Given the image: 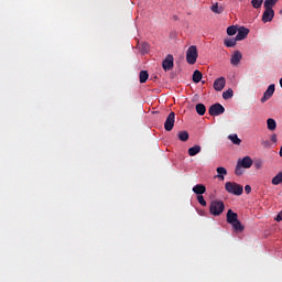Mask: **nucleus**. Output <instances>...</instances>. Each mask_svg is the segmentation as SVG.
Instances as JSON below:
<instances>
[{"label": "nucleus", "mask_w": 282, "mask_h": 282, "mask_svg": "<svg viewBox=\"0 0 282 282\" xmlns=\"http://www.w3.org/2000/svg\"><path fill=\"white\" fill-rule=\"evenodd\" d=\"M226 210V205L224 204V200L214 199L210 202L209 205V213L214 217H219Z\"/></svg>", "instance_id": "nucleus-1"}, {"label": "nucleus", "mask_w": 282, "mask_h": 282, "mask_svg": "<svg viewBox=\"0 0 282 282\" xmlns=\"http://www.w3.org/2000/svg\"><path fill=\"white\" fill-rule=\"evenodd\" d=\"M225 191L230 195L241 196L243 195V186L236 182H227L225 183Z\"/></svg>", "instance_id": "nucleus-2"}, {"label": "nucleus", "mask_w": 282, "mask_h": 282, "mask_svg": "<svg viewBox=\"0 0 282 282\" xmlns=\"http://www.w3.org/2000/svg\"><path fill=\"white\" fill-rule=\"evenodd\" d=\"M198 56L199 54L197 53V46L191 45L186 52V61L188 65H195Z\"/></svg>", "instance_id": "nucleus-3"}, {"label": "nucleus", "mask_w": 282, "mask_h": 282, "mask_svg": "<svg viewBox=\"0 0 282 282\" xmlns=\"http://www.w3.org/2000/svg\"><path fill=\"white\" fill-rule=\"evenodd\" d=\"M225 112L226 108H224L221 104H214L208 109L209 116H221Z\"/></svg>", "instance_id": "nucleus-4"}, {"label": "nucleus", "mask_w": 282, "mask_h": 282, "mask_svg": "<svg viewBox=\"0 0 282 282\" xmlns=\"http://www.w3.org/2000/svg\"><path fill=\"white\" fill-rule=\"evenodd\" d=\"M173 127H175V112H170L165 123H164V129L165 131H173Z\"/></svg>", "instance_id": "nucleus-5"}, {"label": "nucleus", "mask_w": 282, "mask_h": 282, "mask_svg": "<svg viewBox=\"0 0 282 282\" xmlns=\"http://www.w3.org/2000/svg\"><path fill=\"white\" fill-rule=\"evenodd\" d=\"M274 90H275V86L274 84L269 85V87L267 88V90L264 91L262 98H261V102H268V100H270L272 98V96H274Z\"/></svg>", "instance_id": "nucleus-6"}, {"label": "nucleus", "mask_w": 282, "mask_h": 282, "mask_svg": "<svg viewBox=\"0 0 282 282\" xmlns=\"http://www.w3.org/2000/svg\"><path fill=\"white\" fill-rule=\"evenodd\" d=\"M173 55L169 54L166 58L162 62V67L164 72H171L173 69Z\"/></svg>", "instance_id": "nucleus-7"}, {"label": "nucleus", "mask_w": 282, "mask_h": 282, "mask_svg": "<svg viewBox=\"0 0 282 282\" xmlns=\"http://www.w3.org/2000/svg\"><path fill=\"white\" fill-rule=\"evenodd\" d=\"M274 19V9H264L262 14V23H270Z\"/></svg>", "instance_id": "nucleus-8"}, {"label": "nucleus", "mask_w": 282, "mask_h": 282, "mask_svg": "<svg viewBox=\"0 0 282 282\" xmlns=\"http://www.w3.org/2000/svg\"><path fill=\"white\" fill-rule=\"evenodd\" d=\"M226 87V78L225 77H219L215 79L214 82V89L216 91H221Z\"/></svg>", "instance_id": "nucleus-9"}, {"label": "nucleus", "mask_w": 282, "mask_h": 282, "mask_svg": "<svg viewBox=\"0 0 282 282\" xmlns=\"http://www.w3.org/2000/svg\"><path fill=\"white\" fill-rule=\"evenodd\" d=\"M248 34H250V30L247 28H240L238 30V33L236 35V41H243L245 39H247Z\"/></svg>", "instance_id": "nucleus-10"}, {"label": "nucleus", "mask_w": 282, "mask_h": 282, "mask_svg": "<svg viewBox=\"0 0 282 282\" xmlns=\"http://www.w3.org/2000/svg\"><path fill=\"white\" fill-rule=\"evenodd\" d=\"M238 164L242 166V169H250L253 164L252 159L250 156H245L243 159L238 160Z\"/></svg>", "instance_id": "nucleus-11"}, {"label": "nucleus", "mask_w": 282, "mask_h": 282, "mask_svg": "<svg viewBox=\"0 0 282 282\" xmlns=\"http://www.w3.org/2000/svg\"><path fill=\"white\" fill-rule=\"evenodd\" d=\"M239 220V215L237 213L232 212V209H228L227 212V224L232 225L235 221Z\"/></svg>", "instance_id": "nucleus-12"}, {"label": "nucleus", "mask_w": 282, "mask_h": 282, "mask_svg": "<svg viewBox=\"0 0 282 282\" xmlns=\"http://www.w3.org/2000/svg\"><path fill=\"white\" fill-rule=\"evenodd\" d=\"M241 58H242L241 52L236 51L230 59L231 65L236 66L238 63H241Z\"/></svg>", "instance_id": "nucleus-13"}, {"label": "nucleus", "mask_w": 282, "mask_h": 282, "mask_svg": "<svg viewBox=\"0 0 282 282\" xmlns=\"http://www.w3.org/2000/svg\"><path fill=\"white\" fill-rule=\"evenodd\" d=\"M195 195H204L206 193V186L204 184H197L193 187Z\"/></svg>", "instance_id": "nucleus-14"}, {"label": "nucleus", "mask_w": 282, "mask_h": 282, "mask_svg": "<svg viewBox=\"0 0 282 282\" xmlns=\"http://www.w3.org/2000/svg\"><path fill=\"white\" fill-rule=\"evenodd\" d=\"M198 153H202V145H194L188 149V155H191V158H195Z\"/></svg>", "instance_id": "nucleus-15"}, {"label": "nucleus", "mask_w": 282, "mask_h": 282, "mask_svg": "<svg viewBox=\"0 0 282 282\" xmlns=\"http://www.w3.org/2000/svg\"><path fill=\"white\" fill-rule=\"evenodd\" d=\"M267 129L269 131H276V120H274L273 118H269L267 120Z\"/></svg>", "instance_id": "nucleus-16"}, {"label": "nucleus", "mask_w": 282, "mask_h": 282, "mask_svg": "<svg viewBox=\"0 0 282 282\" xmlns=\"http://www.w3.org/2000/svg\"><path fill=\"white\" fill-rule=\"evenodd\" d=\"M216 177H218V180L224 181V175H228V170H226V167L220 166L216 169Z\"/></svg>", "instance_id": "nucleus-17"}, {"label": "nucleus", "mask_w": 282, "mask_h": 282, "mask_svg": "<svg viewBox=\"0 0 282 282\" xmlns=\"http://www.w3.org/2000/svg\"><path fill=\"white\" fill-rule=\"evenodd\" d=\"M177 138L178 140H181V142H188V138H189L188 131L186 130L180 131L177 133Z\"/></svg>", "instance_id": "nucleus-18"}, {"label": "nucleus", "mask_w": 282, "mask_h": 282, "mask_svg": "<svg viewBox=\"0 0 282 282\" xmlns=\"http://www.w3.org/2000/svg\"><path fill=\"white\" fill-rule=\"evenodd\" d=\"M231 226L235 230V232H243V225H241V221L240 220H236L235 223H231Z\"/></svg>", "instance_id": "nucleus-19"}, {"label": "nucleus", "mask_w": 282, "mask_h": 282, "mask_svg": "<svg viewBox=\"0 0 282 282\" xmlns=\"http://www.w3.org/2000/svg\"><path fill=\"white\" fill-rule=\"evenodd\" d=\"M139 80L141 84L147 83V80H149V72L147 70H141L139 74Z\"/></svg>", "instance_id": "nucleus-20"}, {"label": "nucleus", "mask_w": 282, "mask_h": 282, "mask_svg": "<svg viewBox=\"0 0 282 282\" xmlns=\"http://www.w3.org/2000/svg\"><path fill=\"white\" fill-rule=\"evenodd\" d=\"M271 183L273 186H279V184H282V171L272 178Z\"/></svg>", "instance_id": "nucleus-21"}, {"label": "nucleus", "mask_w": 282, "mask_h": 282, "mask_svg": "<svg viewBox=\"0 0 282 282\" xmlns=\"http://www.w3.org/2000/svg\"><path fill=\"white\" fill-rule=\"evenodd\" d=\"M276 1L279 0H265L263 3V8L272 10V8L276 6Z\"/></svg>", "instance_id": "nucleus-22"}, {"label": "nucleus", "mask_w": 282, "mask_h": 282, "mask_svg": "<svg viewBox=\"0 0 282 282\" xmlns=\"http://www.w3.org/2000/svg\"><path fill=\"white\" fill-rule=\"evenodd\" d=\"M196 113H198V116H204L206 113V106H204V104H197Z\"/></svg>", "instance_id": "nucleus-23"}, {"label": "nucleus", "mask_w": 282, "mask_h": 282, "mask_svg": "<svg viewBox=\"0 0 282 282\" xmlns=\"http://www.w3.org/2000/svg\"><path fill=\"white\" fill-rule=\"evenodd\" d=\"M237 37H232V39H229V40H225L224 43L226 45V47H235V45H237Z\"/></svg>", "instance_id": "nucleus-24"}, {"label": "nucleus", "mask_w": 282, "mask_h": 282, "mask_svg": "<svg viewBox=\"0 0 282 282\" xmlns=\"http://www.w3.org/2000/svg\"><path fill=\"white\" fill-rule=\"evenodd\" d=\"M202 78H203L202 72L195 70L193 73V83H202Z\"/></svg>", "instance_id": "nucleus-25"}, {"label": "nucleus", "mask_w": 282, "mask_h": 282, "mask_svg": "<svg viewBox=\"0 0 282 282\" xmlns=\"http://www.w3.org/2000/svg\"><path fill=\"white\" fill-rule=\"evenodd\" d=\"M210 10L215 12V14H221V12H224V8L219 7L218 3L213 4Z\"/></svg>", "instance_id": "nucleus-26"}, {"label": "nucleus", "mask_w": 282, "mask_h": 282, "mask_svg": "<svg viewBox=\"0 0 282 282\" xmlns=\"http://www.w3.org/2000/svg\"><path fill=\"white\" fill-rule=\"evenodd\" d=\"M232 96H235V93L231 88L223 93L224 100H229V98H232Z\"/></svg>", "instance_id": "nucleus-27"}, {"label": "nucleus", "mask_w": 282, "mask_h": 282, "mask_svg": "<svg viewBox=\"0 0 282 282\" xmlns=\"http://www.w3.org/2000/svg\"><path fill=\"white\" fill-rule=\"evenodd\" d=\"M228 138L232 142V144H241V139H239L237 134H230Z\"/></svg>", "instance_id": "nucleus-28"}, {"label": "nucleus", "mask_w": 282, "mask_h": 282, "mask_svg": "<svg viewBox=\"0 0 282 282\" xmlns=\"http://www.w3.org/2000/svg\"><path fill=\"white\" fill-rule=\"evenodd\" d=\"M251 6L256 10H259V8H261V6H263V0H251Z\"/></svg>", "instance_id": "nucleus-29"}, {"label": "nucleus", "mask_w": 282, "mask_h": 282, "mask_svg": "<svg viewBox=\"0 0 282 282\" xmlns=\"http://www.w3.org/2000/svg\"><path fill=\"white\" fill-rule=\"evenodd\" d=\"M227 34H228V36H235V34H237V26H234V25L228 26Z\"/></svg>", "instance_id": "nucleus-30"}, {"label": "nucleus", "mask_w": 282, "mask_h": 282, "mask_svg": "<svg viewBox=\"0 0 282 282\" xmlns=\"http://www.w3.org/2000/svg\"><path fill=\"white\" fill-rule=\"evenodd\" d=\"M149 50H150L149 43L144 42L141 44L140 52H142V54H147Z\"/></svg>", "instance_id": "nucleus-31"}, {"label": "nucleus", "mask_w": 282, "mask_h": 282, "mask_svg": "<svg viewBox=\"0 0 282 282\" xmlns=\"http://www.w3.org/2000/svg\"><path fill=\"white\" fill-rule=\"evenodd\" d=\"M241 169H243V166H241L239 163H237L235 174L236 175H243V170H241Z\"/></svg>", "instance_id": "nucleus-32"}, {"label": "nucleus", "mask_w": 282, "mask_h": 282, "mask_svg": "<svg viewBox=\"0 0 282 282\" xmlns=\"http://www.w3.org/2000/svg\"><path fill=\"white\" fill-rule=\"evenodd\" d=\"M197 202L200 204V206H207L206 199H204L203 195L197 196Z\"/></svg>", "instance_id": "nucleus-33"}, {"label": "nucleus", "mask_w": 282, "mask_h": 282, "mask_svg": "<svg viewBox=\"0 0 282 282\" xmlns=\"http://www.w3.org/2000/svg\"><path fill=\"white\" fill-rule=\"evenodd\" d=\"M245 193H247V195H250V193H252V187L250 185H246Z\"/></svg>", "instance_id": "nucleus-34"}, {"label": "nucleus", "mask_w": 282, "mask_h": 282, "mask_svg": "<svg viewBox=\"0 0 282 282\" xmlns=\"http://www.w3.org/2000/svg\"><path fill=\"white\" fill-rule=\"evenodd\" d=\"M254 166H256V169H261V166H263V162H261V161H256V162H254Z\"/></svg>", "instance_id": "nucleus-35"}, {"label": "nucleus", "mask_w": 282, "mask_h": 282, "mask_svg": "<svg viewBox=\"0 0 282 282\" xmlns=\"http://www.w3.org/2000/svg\"><path fill=\"white\" fill-rule=\"evenodd\" d=\"M275 221H282V210L276 215Z\"/></svg>", "instance_id": "nucleus-36"}, {"label": "nucleus", "mask_w": 282, "mask_h": 282, "mask_svg": "<svg viewBox=\"0 0 282 282\" xmlns=\"http://www.w3.org/2000/svg\"><path fill=\"white\" fill-rule=\"evenodd\" d=\"M271 142H273L274 144H275V142H278L276 134L271 135Z\"/></svg>", "instance_id": "nucleus-37"}, {"label": "nucleus", "mask_w": 282, "mask_h": 282, "mask_svg": "<svg viewBox=\"0 0 282 282\" xmlns=\"http://www.w3.org/2000/svg\"><path fill=\"white\" fill-rule=\"evenodd\" d=\"M262 144H263L264 147H268L269 142H268V141H264V142H262Z\"/></svg>", "instance_id": "nucleus-38"}, {"label": "nucleus", "mask_w": 282, "mask_h": 282, "mask_svg": "<svg viewBox=\"0 0 282 282\" xmlns=\"http://www.w3.org/2000/svg\"><path fill=\"white\" fill-rule=\"evenodd\" d=\"M280 87L282 88V78L280 79Z\"/></svg>", "instance_id": "nucleus-39"}]
</instances>
